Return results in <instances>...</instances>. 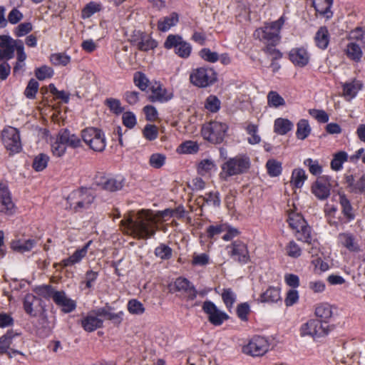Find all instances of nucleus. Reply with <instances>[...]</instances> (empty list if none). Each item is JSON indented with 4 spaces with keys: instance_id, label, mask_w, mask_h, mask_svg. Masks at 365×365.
Masks as SVG:
<instances>
[{
    "instance_id": "nucleus-33",
    "label": "nucleus",
    "mask_w": 365,
    "mask_h": 365,
    "mask_svg": "<svg viewBox=\"0 0 365 365\" xmlns=\"http://www.w3.org/2000/svg\"><path fill=\"white\" fill-rule=\"evenodd\" d=\"M316 46L322 50L327 48L329 43V33L327 27L322 26L317 31L314 36Z\"/></svg>"
},
{
    "instance_id": "nucleus-35",
    "label": "nucleus",
    "mask_w": 365,
    "mask_h": 365,
    "mask_svg": "<svg viewBox=\"0 0 365 365\" xmlns=\"http://www.w3.org/2000/svg\"><path fill=\"white\" fill-rule=\"evenodd\" d=\"M293 127V123L289 119L278 118L274 123V132L281 135H286Z\"/></svg>"
},
{
    "instance_id": "nucleus-55",
    "label": "nucleus",
    "mask_w": 365,
    "mask_h": 365,
    "mask_svg": "<svg viewBox=\"0 0 365 365\" xmlns=\"http://www.w3.org/2000/svg\"><path fill=\"white\" fill-rule=\"evenodd\" d=\"M128 310L133 314H142L145 312V308L138 300L131 299L128 303Z\"/></svg>"
},
{
    "instance_id": "nucleus-23",
    "label": "nucleus",
    "mask_w": 365,
    "mask_h": 365,
    "mask_svg": "<svg viewBox=\"0 0 365 365\" xmlns=\"http://www.w3.org/2000/svg\"><path fill=\"white\" fill-rule=\"evenodd\" d=\"M42 308L41 299L32 294H28L25 296L24 309L28 314L36 317Z\"/></svg>"
},
{
    "instance_id": "nucleus-13",
    "label": "nucleus",
    "mask_w": 365,
    "mask_h": 365,
    "mask_svg": "<svg viewBox=\"0 0 365 365\" xmlns=\"http://www.w3.org/2000/svg\"><path fill=\"white\" fill-rule=\"evenodd\" d=\"M226 250L228 255L235 262L246 264L250 261L247 245L242 241H234L226 247Z\"/></svg>"
},
{
    "instance_id": "nucleus-12",
    "label": "nucleus",
    "mask_w": 365,
    "mask_h": 365,
    "mask_svg": "<svg viewBox=\"0 0 365 365\" xmlns=\"http://www.w3.org/2000/svg\"><path fill=\"white\" fill-rule=\"evenodd\" d=\"M269 346V344L265 338L255 336L242 347V351L252 356H260L267 353Z\"/></svg>"
},
{
    "instance_id": "nucleus-46",
    "label": "nucleus",
    "mask_w": 365,
    "mask_h": 365,
    "mask_svg": "<svg viewBox=\"0 0 365 365\" xmlns=\"http://www.w3.org/2000/svg\"><path fill=\"white\" fill-rule=\"evenodd\" d=\"M66 143L59 139V133H58L55 142L51 145V151L56 158L61 157L66 152Z\"/></svg>"
},
{
    "instance_id": "nucleus-9",
    "label": "nucleus",
    "mask_w": 365,
    "mask_h": 365,
    "mask_svg": "<svg viewBox=\"0 0 365 365\" xmlns=\"http://www.w3.org/2000/svg\"><path fill=\"white\" fill-rule=\"evenodd\" d=\"M329 325L327 322H323L319 319H309L302 324L300 334L302 336H310L313 339L326 336L329 333Z\"/></svg>"
},
{
    "instance_id": "nucleus-62",
    "label": "nucleus",
    "mask_w": 365,
    "mask_h": 365,
    "mask_svg": "<svg viewBox=\"0 0 365 365\" xmlns=\"http://www.w3.org/2000/svg\"><path fill=\"white\" fill-rule=\"evenodd\" d=\"M227 230V225H210L207 228V237L213 238L215 235H219Z\"/></svg>"
},
{
    "instance_id": "nucleus-41",
    "label": "nucleus",
    "mask_w": 365,
    "mask_h": 365,
    "mask_svg": "<svg viewBox=\"0 0 365 365\" xmlns=\"http://www.w3.org/2000/svg\"><path fill=\"white\" fill-rule=\"evenodd\" d=\"M267 104L272 108H278L285 105L284 99L277 92L271 91L267 94Z\"/></svg>"
},
{
    "instance_id": "nucleus-45",
    "label": "nucleus",
    "mask_w": 365,
    "mask_h": 365,
    "mask_svg": "<svg viewBox=\"0 0 365 365\" xmlns=\"http://www.w3.org/2000/svg\"><path fill=\"white\" fill-rule=\"evenodd\" d=\"M199 146L193 141H186L182 143L178 148L177 152L184 154H192L198 151Z\"/></svg>"
},
{
    "instance_id": "nucleus-16",
    "label": "nucleus",
    "mask_w": 365,
    "mask_h": 365,
    "mask_svg": "<svg viewBox=\"0 0 365 365\" xmlns=\"http://www.w3.org/2000/svg\"><path fill=\"white\" fill-rule=\"evenodd\" d=\"M15 209L16 207L7 185L0 182V213L11 215L14 213Z\"/></svg>"
},
{
    "instance_id": "nucleus-20",
    "label": "nucleus",
    "mask_w": 365,
    "mask_h": 365,
    "mask_svg": "<svg viewBox=\"0 0 365 365\" xmlns=\"http://www.w3.org/2000/svg\"><path fill=\"white\" fill-rule=\"evenodd\" d=\"M53 302L63 312L66 314L72 312L76 308V301L69 298L63 291H58L54 293Z\"/></svg>"
},
{
    "instance_id": "nucleus-21",
    "label": "nucleus",
    "mask_w": 365,
    "mask_h": 365,
    "mask_svg": "<svg viewBox=\"0 0 365 365\" xmlns=\"http://www.w3.org/2000/svg\"><path fill=\"white\" fill-rule=\"evenodd\" d=\"M331 184L327 177H322L312 186V192L319 200H325L330 195Z\"/></svg>"
},
{
    "instance_id": "nucleus-11",
    "label": "nucleus",
    "mask_w": 365,
    "mask_h": 365,
    "mask_svg": "<svg viewBox=\"0 0 365 365\" xmlns=\"http://www.w3.org/2000/svg\"><path fill=\"white\" fill-rule=\"evenodd\" d=\"M166 49H175V53L182 58H187L190 56L192 46L184 41L179 35L170 34L164 42Z\"/></svg>"
},
{
    "instance_id": "nucleus-24",
    "label": "nucleus",
    "mask_w": 365,
    "mask_h": 365,
    "mask_svg": "<svg viewBox=\"0 0 365 365\" xmlns=\"http://www.w3.org/2000/svg\"><path fill=\"white\" fill-rule=\"evenodd\" d=\"M342 86V96L346 101H351L354 98L359 91L363 88V83L361 81L357 79H352L350 81L343 83Z\"/></svg>"
},
{
    "instance_id": "nucleus-48",
    "label": "nucleus",
    "mask_w": 365,
    "mask_h": 365,
    "mask_svg": "<svg viewBox=\"0 0 365 365\" xmlns=\"http://www.w3.org/2000/svg\"><path fill=\"white\" fill-rule=\"evenodd\" d=\"M39 83L35 79H31L24 91L25 96L29 99H34L38 91Z\"/></svg>"
},
{
    "instance_id": "nucleus-28",
    "label": "nucleus",
    "mask_w": 365,
    "mask_h": 365,
    "mask_svg": "<svg viewBox=\"0 0 365 365\" xmlns=\"http://www.w3.org/2000/svg\"><path fill=\"white\" fill-rule=\"evenodd\" d=\"M59 139L65 142L66 145L73 149H83L81 139L67 129H63L59 131Z\"/></svg>"
},
{
    "instance_id": "nucleus-38",
    "label": "nucleus",
    "mask_w": 365,
    "mask_h": 365,
    "mask_svg": "<svg viewBox=\"0 0 365 365\" xmlns=\"http://www.w3.org/2000/svg\"><path fill=\"white\" fill-rule=\"evenodd\" d=\"M332 314L331 307L327 303L319 304L315 308V315L320 318L323 322H327L331 317Z\"/></svg>"
},
{
    "instance_id": "nucleus-3",
    "label": "nucleus",
    "mask_w": 365,
    "mask_h": 365,
    "mask_svg": "<svg viewBox=\"0 0 365 365\" xmlns=\"http://www.w3.org/2000/svg\"><path fill=\"white\" fill-rule=\"evenodd\" d=\"M112 310L113 308L108 305L91 310L81 319V327L85 331L92 332L103 327V319L116 324L121 323L124 314L123 312L113 313Z\"/></svg>"
},
{
    "instance_id": "nucleus-26",
    "label": "nucleus",
    "mask_w": 365,
    "mask_h": 365,
    "mask_svg": "<svg viewBox=\"0 0 365 365\" xmlns=\"http://www.w3.org/2000/svg\"><path fill=\"white\" fill-rule=\"evenodd\" d=\"M91 244L92 240H89L83 247L76 250L71 256L63 259L61 264L63 267H69L79 263L87 255L88 250Z\"/></svg>"
},
{
    "instance_id": "nucleus-53",
    "label": "nucleus",
    "mask_w": 365,
    "mask_h": 365,
    "mask_svg": "<svg viewBox=\"0 0 365 365\" xmlns=\"http://www.w3.org/2000/svg\"><path fill=\"white\" fill-rule=\"evenodd\" d=\"M53 68L47 66H41L36 68L35 71V76L40 81L51 78L53 76Z\"/></svg>"
},
{
    "instance_id": "nucleus-29",
    "label": "nucleus",
    "mask_w": 365,
    "mask_h": 365,
    "mask_svg": "<svg viewBox=\"0 0 365 365\" xmlns=\"http://www.w3.org/2000/svg\"><path fill=\"white\" fill-rule=\"evenodd\" d=\"M333 0H312V4L317 11L322 17L329 19L332 17L331 7Z\"/></svg>"
},
{
    "instance_id": "nucleus-1",
    "label": "nucleus",
    "mask_w": 365,
    "mask_h": 365,
    "mask_svg": "<svg viewBox=\"0 0 365 365\" xmlns=\"http://www.w3.org/2000/svg\"><path fill=\"white\" fill-rule=\"evenodd\" d=\"M172 209L158 212L142 210L123 220L121 224L128 234L137 239L146 240L155 235L160 221L168 216L172 217Z\"/></svg>"
},
{
    "instance_id": "nucleus-4",
    "label": "nucleus",
    "mask_w": 365,
    "mask_h": 365,
    "mask_svg": "<svg viewBox=\"0 0 365 365\" xmlns=\"http://www.w3.org/2000/svg\"><path fill=\"white\" fill-rule=\"evenodd\" d=\"M95 196L88 188H81L73 191L67 197L66 208L76 212L90 208L94 202Z\"/></svg>"
},
{
    "instance_id": "nucleus-19",
    "label": "nucleus",
    "mask_w": 365,
    "mask_h": 365,
    "mask_svg": "<svg viewBox=\"0 0 365 365\" xmlns=\"http://www.w3.org/2000/svg\"><path fill=\"white\" fill-rule=\"evenodd\" d=\"M133 42L142 51L154 50L158 46V41L151 35L140 31L137 32Z\"/></svg>"
},
{
    "instance_id": "nucleus-56",
    "label": "nucleus",
    "mask_w": 365,
    "mask_h": 365,
    "mask_svg": "<svg viewBox=\"0 0 365 365\" xmlns=\"http://www.w3.org/2000/svg\"><path fill=\"white\" fill-rule=\"evenodd\" d=\"M134 83L135 85L138 87L141 91H145L148 86V79L146 78L145 75L140 73L137 72L134 75Z\"/></svg>"
},
{
    "instance_id": "nucleus-36",
    "label": "nucleus",
    "mask_w": 365,
    "mask_h": 365,
    "mask_svg": "<svg viewBox=\"0 0 365 365\" xmlns=\"http://www.w3.org/2000/svg\"><path fill=\"white\" fill-rule=\"evenodd\" d=\"M339 197V203L341 207V212L344 216L346 218L348 222L353 220L355 215L349 200L344 193H340Z\"/></svg>"
},
{
    "instance_id": "nucleus-15",
    "label": "nucleus",
    "mask_w": 365,
    "mask_h": 365,
    "mask_svg": "<svg viewBox=\"0 0 365 365\" xmlns=\"http://www.w3.org/2000/svg\"><path fill=\"white\" fill-rule=\"evenodd\" d=\"M202 310L207 314L209 322L215 326L221 325L228 319V315L219 309L217 306L210 301H205L202 304Z\"/></svg>"
},
{
    "instance_id": "nucleus-34",
    "label": "nucleus",
    "mask_w": 365,
    "mask_h": 365,
    "mask_svg": "<svg viewBox=\"0 0 365 365\" xmlns=\"http://www.w3.org/2000/svg\"><path fill=\"white\" fill-rule=\"evenodd\" d=\"M344 52L349 59L356 62L360 61L363 56L361 46L354 41H351L347 44Z\"/></svg>"
},
{
    "instance_id": "nucleus-30",
    "label": "nucleus",
    "mask_w": 365,
    "mask_h": 365,
    "mask_svg": "<svg viewBox=\"0 0 365 365\" xmlns=\"http://www.w3.org/2000/svg\"><path fill=\"white\" fill-rule=\"evenodd\" d=\"M179 21V15L176 12H172L170 15L160 18L158 21V29L162 32L169 31L177 25Z\"/></svg>"
},
{
    "instance_id": "nucleus-7",
    "label": "nucleus",
    "mask_w": 365,
    "mask_h": 365,
    "mask_svg": "<svg viewBox=\"0 0 365 365\" xmlns=\"http://www.w3.org/2000/svg\"><path fill=\"white\" fill-rule=\"evenodd\" d=\"M190 83L198 88H206L217 81V73L209 67L192 69L190 74Z\"/></svg>"
},
{
    "instance_id": "nucleus-54",
    "label": "nucleus",
    "mask_w": 365,
    "mask_h": 365,
    "mask_svg": "<svg viewBox=\"0 0 365 365\" xmlns=\"http://www.w3.org/2000/svg\"><path fill=\"white\" fill-rule=\"evenodd\" d=\"M266 167L271 177L278 176L282 173V164L279 161H267Z\"/></svg>"
},
{
    "instance_id": "nucleus-32",
    "label": "nucleus",
    "mask_w": 365,
    "mask_h": 365,
    "mask_svg": "<svg viewBox=\"0 0 365 365\" xmlns=\"http://www.w3.org/2000/svg\"><path fill=\"white\" fill-rule=\"evenodd\" d=\"M36 244V240L33 239L17 240L11 242V247L13 250L23 254L31 251Z\"/></svg>"
},
{
    "instance_id": "nucleus-18",
    "label": "nucleus",
    "mask_w": 365,
    "mask_h": 365,
    "mask_svg": "<svg viewBox=\"0 0 365 365\" xmlns=\"http://www.w3.org/2000/svg\"><path fill=\"white\" fill-rule=\"evenodd\" d=\"M249 168V161H225L222 165L220 175L222 178H227L244 173Z\"/></svg>"
},
{
    "instance_id": "nucleus-47",
    "label": "nucleus",
    "mask_w": 365,
    "mask_h": 365,
    "mask_svg": "<svg viewBox=\"0 0 365 365\" xmlns=\"http://www.w3.org/2000/svg\"><path fill=\"white\" fill-rule=\"evenodd\" d=\"M172 249L165 245L160 244L155 249V255L161 259H169L172 257Z\"/></svg>"
},
{
    "instance_id": "nucleus-52",
    "label": "nucleus",
    "mask_w": 365,
    "mask_h": 365,
    "mask_svg": "<svg viewBox=\"0 0 365 365\" xmlns=\"http://www.w3.org/2000/svg\"><path fill=\"white\" fill-rule=\"evenodd\" d=\"M200 56L205 61L215 63L219 60V55L217 52L212 51L210 48H204L199 52Z\"/></svg>"
},
{
    "instance_id": "nucleus-22",
    "label": "nucleus",
    "mask_w": 365,
    "mask_h": 365,
    "mask_svg": "<svg viewBox=\"0 0 365 365\" xmlns=\"http://www.w3.org/2000/svg\"><path fill=\"white\" fill-rule=\"evenodd\" d=\"M337 242L339 246L346 248L351 252H359L361 251L358 241L352 233H339L337 236Z\"/></svg>"
},
{
    "instance_id": "nucleus-10",
    "label": "nucleus",
    "mask_w": 365,
    "mask_h": 365,
    "mask_svg": "<svg viewBox=\"0 0 365 365\" xmlns=\"http://www.w3.org/2000/svg\"><path fill=\"white\" fill-rule=\"evenodd\" d=\"M2 142L11 154L19 153L22 149L19 131L9 126L5 128L1 133Z\"/></svg>"
},
{
    "instance_id": "nucleus-42",
    "label": "nucleus",
    "mask_w": 365,
    "mask_h": 365,
    "mask_svg": "<svg viewBox=\"0 0 365 365\" xmlns=\"http://www.w3.org/2000/svg\"><path fill=\"white\" fill-rule=\"evenodd\" d=\"M20 41L14 40L8 35H0V47L14 53L15 47Z\"/></svg>"
},
{
    "instance_id": "nucleus-40",
    "label": "nucleus",
    "mask_w": 365,
    "mask_h": 365,
    "mask_svg": "<svg viewBox=\"0 0 365 365\" xmlns=\"http://www.w3.org/2000/svg\"><path fill=\"white\" fill-rule=\"evenodd\" d=\"M307 177L305 171L302 169H295L292 171L291 183L296 188H300L303 186Z\"/></svg>"
},
{
    "instance_id": "nucleus-2",
    "label": "nucleus",
    "mask_w": 365,
    "mask_h": 365,
    "mask_svg": "<svg viewBox=\"0 0 365 365\" xmlns=\"http://www.w3.org/2000/svg\"><path fill=\"white\" fill-rule=\"evenodd\" d=\"M285 23V17L282 16L277 21L266 22L264 26L258 28L254 32L255 38L262 42L265 47L264 51L273 56L274 59L282 58V53L274 48L281 39L280 31Z\"/></svg>"
},
{
    "instance_id": "nucleus-51",
    "label": "nucleus",
    "mask_w": 365,
    "mask_h": 365,
    "mask_svg": "<svg viewBox=\"0 0 365 365\" xmlns=\"http://www.w3.org/2000/svg\"><path fill=\"white\" fill-rule=\"evenodd\" d=\"M35 292L40 297L46 299L52 298L53 300L55 291L51 285H42L35 288Z\"/></svg>"
},
{
    "instance_id": "nucleus-64",
    "label": "nucleus",
    "mask_w": 365,
    "mask_h": 365,
    "mask_svg": "<svg viewBox=\"0 0 365 365\" xmlns=\"http://www.w3.org/2000/svg\"><path fill=\"white\" fill-rule=\"evenodd\" d=\"M106 105L109 107L110 110L115 114H120L123 110L119 100L108 98L106 100Z\"/></svg>"
},
{
    "instance_id": "nucleus-5",
    "label": "nucleus",
    "mask_w": 365,
    "mask_h": 365,
    "mask_svg": "<svg viewBox=\"0 0 365 365\" xmlns=\"http://www.w3.org/2000/svg\"><path fill=\"white\" fill-rule=\"evenodd\" d=\"M228 125L219 121H210L204 124L201 129V133L207 141L218 144L221 143L227 134Z\"/></svg>"
},
{
    "instance_id": "nucleus-14",
    "label": "nucleus",
    "mask_w": 365,
    "mask_h": 365,
    "mask_svg": "<svg viewBox=\"0 0 365 365\" xmlns=\"http://www.w3.org/2000/svg\"><path fill=\"white\" fill-rule=\"evenodd\" d=\"M95 182L103 190L114 192L122 189L124 185V178L122 176L112 177L99 174L96 175Z\"/></svg>"
},
{
    "instance_id": "nucleus-27",
    "label": "nucleus",
    "mask_w": 365,
    "mask_h": 365,
    "mask_svg": "<svg viewBox=\"0 0 365 365\" xmlns=\"http://www.w3.org/2000/svg\"><path fill=\"white\" fill-rule=\"evenodd\" d=\"M346 183L351 192L365 195V175L355 180L352 175H346Z\"/></svg>"
},
{
    "instance_id": "nucleus-17",
    "label": "nucleus",
    "mask_w": 365,
    "mask_h": 365,
    "mask_svg": "<svg viewBox=\"0 0 365 365\" xmlns=\"http://www.w3.org/2000/svg\"><path fill=\"white\" fill-rule=\"evenodd\" d=\"M149 100L151 102L166 103L170 101L173 96V91L163 87L159 82H155L150 87Z\"/></svg>"
},
{
    "instance_id": "nucleus-59",
    "label": "nucleus",
    "mask_w": 365,
    "mask_h": 365,
    "mask_svg": "<svg viewBox=\"0 0 365 365\" xmlns=\"http://www.w3.org/2000/svg\"><path fill=\"white\" fill-rule=\"evenodd\" d=\"M309 114L319 123H327L329 121L328 114L323 110L310 109Z\"/></svg>"
},
{
    "instance_id": "nucleus-31",
    "label": "nucleus",
    "mask_w": 365,
    "mask_h": 365,
    "mask_svg": "<svg viewBox=\"0 0 365 365\" xmlns=\"http://www.w3.org/2000/svg\"><path fill=\"white\" fill-rule=\"evenodd\" d=\"M197 203L201 204V206L208 205L218 207L220 205V198L219 192H210L203 196H200L197 199Z\"/></svg>"
},
{
    "instance_id": "nucleus-63",
    "label": "nucleus",
    "mask_w": 365,
    "mask_h": 365,
    "mask_svg": "<svg viewBox=\"0 0 365 365\" xmlns=\"http://www.w3.org/2000/svg\"><path fill=\"white\" fill-rule=\"evenodd\" d=\"M158 133V128L154 125H147L143 129V135L149 140H153L157 138Z\"/></svg>"
},
{
    "instance_id": "nucleus-44",
    "label": "nucleus",
    "mask_w": 365,
    "mask_h": 365,
    "mask_svg": "<svg viewBox=\"0 0 365 365\" xmlns=\"http://www.w3.org/2000/svg\"><path fill=\"white\" fill-rule=\"evenodd\" d=\"M50 61L54 66H65L71 62V57L63 53H56L51 55Z\"/></svg>"
},
{
    "instance_id": "nucleus-61",
    "label": "nucleus",
    "mask_w": 365,
    "mask_h": 365,
    "mask_svg": "<svg viewBox=\"0 0 365 365\" xmlns=\"http://www.w3.org/2000/svg\"><path fill=\"white\" fill-rule=\"evenodd\" d=\"M349 39L365 43V31L361 28L357 27L350 32Z\"/></svg>"
},
{
    "instance_id": "nucleus-50",
    "label": "nucleus",
    "mask_w": 365,
    "mask_h": 365,
    "mask_svg": "<svg viewBox=\"0 0 365 365\" xmlns=\"http://www.w3.org/2000/svg\"><path fill=\"white\" fill-rule=\"evenodd\" d=\"M222 298L227 309L232 308L236 300V294L230 288L224 289L222 293Z\"/></svg>"
},
{
    "instance_id": "nucleus-57",
    "label": "nucleus",
    "mask_w": 365,
    "mask_h": 365,
    "mask_svg": "<svg viewBox=\"0 0 365 365\" xmlns=\"http://www.w3.org/2000/svg\"><path fill=\"white\" fill-rule=\"evenodd\" d=\"M101 10V6L96 3L91 2L87 4L82 10V17L83 19L90 18L95 13Z\"/></svg>"
},
{
    "instance_id": "nucleus-43",
    "label": "nucleus",
    "mask_w": 365,
    "mask_h": 365,
    "mask_svg": "<svg viewBox=\"0 0 365 365\" xmlns=\"http://www.w3.org/2000/svg\"><path fill=\"white\" fill-rule=\"evenodd\" d=\"M16 336H17V334H14L12 332L8 331L6 334L0 337V354H4L7 352Z\"/></svg>"
},
{
    "instance_id": "nucleus-25",
    "label": "nucleus",
    "mask_w": 365,
    "mask_h": 365,
    "mask_svg": "<svg viewBox=\"0 0 365 365\" xmlns=\"http://www.w3.org/2000/svg\"><path fill=\"white\" fill-rule=\"evenodd\" d=\"M289 60L299 67L305 66L309 61V54L304 47L293 48L289 53Z\"/></svg>"
},
{
    "instance_id": "nucleus-8",
    "label": "nucleus",
    "mask_w": 365,
    "mask_h": 365,
    "mask_svg": "<svg viewBox=\"0 0 365 365\" xmlns=\"http://www.w3.org/2000/svg\"><path fill=\"white\" fill-rule=\"evenodd\" d=\"M81 138L84 143L95 152H101L106 146L105 135L98 128L91 127L83 130Z\"/></svg>"
},
{
    "instance_id": "nucleus-37",
    "label": "nucleus",
    "mask_w": 365,
    "mask_h": 365,
    "mask_svg": "<svg viewBox=\"0 0 365 365\" xmlns=\"http://www.w3.org/2000/svg\"><path fill=\"white\" fill-rule=\"evenodd\" d=\"M281 299L280 289L271 287L260 295L261 302L274 303Z\"/></svg>"
},
{
    "instance_id": "nucleus-60",
    "label": "nucleus",
    "mask_w": 365,
    "mask_h": 365,
    "mask_svg": "<svg viewBox=\"0 0 365 365\" xmlns=\"http://www.w3.org/2000/svg\"><path fill=\"white\" fill-rule=\"evenodd\" d=\"M123 123L128 128H133L137 123L136 117L132 112H125L122 116Z\"/></svg>"
},
{
    "instance_id": "nucleus-49",
    "label": "nucleus",
    "mask_w": 365,
    "mask_h": 365,
    "mask_svg": "<svg viewBox=\"0 0 365 365\" xmlns=\"http://www.w3.org/2000/svg\"><path fill=\"white\" fill-rule=\"evenodd\" d=\"M205 108L212 113H216L220 108V101L217 96L210 95L205 101Z\"/></svg>"
},
{
    "instance_id": "nucleus-58",
    "label": "nucleus",
    "mask_w": 365,
    "mask_h": 365,
    "mask_svg": "<svg viewBox=\"0 0 365 365\" xmlns=\"http://www.w3.org/2000/svg\"><path fill=\"white\" fill-rule=\"evenodd\" d=\"M287 255L293 258L299 257L302 254V250L299 245L294 241H290L286 247Z\"/></svg>"
},
{
    "instance_id": "nucleus-6",
    "label": "nucleus",
    "mask_w": 365,
    "mask_h": 365,
    "mask_svg": "<svg viewBox=\"0 0 365 365\" xmlns=\"http://www.w3.org/2000/svg\"><path fill=\"white\" fill-rule=\"evenodd\" d=\"M287 222L289 227L294 231L297 240L308 244L311 243V228L301 214L291 212L289 213Z\"/></svg>"
},
{
    "instance_id": "nucleus-39",
    "label": "nucleus",
    "mask_w": 365,
    "mask_h": 365,
    "mask_svg": "<svg viewBox=\"0 0 365 365\" xmlns=\"http://www.w3.org/2000/svg\"><path fill=\"white\" fill-rule=\"evenodd\" d=\"M311 127L307 120L301 119L297 125L296 135L299 140H304L311 133Z\"/></svg>"
}]
</instances>
